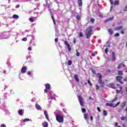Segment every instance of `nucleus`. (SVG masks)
<instances>
[{
	"label": "nucleus",
	"mask_w": 127,
	"mask_h": 127,
	"mask_svg": "<svg viewBox=\"0 0 127 127\" xmlns=\"http://www.w3.org/2000/svg\"><path fill=\"white\" fill-rule=\"evenodd\" d=\"M108 115V113L107 112V111L104 110L103 111V116H106Z\"/></svg>",
	"instance_id": "21"
},
{
	"label": "nucleus",
	"mask_w": 127,
	"mask_h": 127,
	"mask_svg": "<svg viewBox=\"0 0 127 127\" xmlns=\"http://www.w3.org/2000/svg\"><path fill=\"white\" fill-rule=\"evenodd\" d=\"M68 65H71L72 64V61H68Z\"/></svg>",
	"instance_id": "40"
},
{
	"label": "nucleus",
	"mask_w": 127,
	"mask_h": 127,
	"mask_svg": "<svg viewBox=\"0 0 127 127\" xmlns=\"http://www.w3.org/2000/svg\"><path fill=\"white\" fill-rule=\"evenodd\" d=\"M116 61V54H115V52H112V61Z\"/></svg>",
	"instance_id": "9"
},
{
	"label": "nucleus",
	"mask_w": 127,
	"mask_h": 127,
	"mask_svg": "<svg viewBox=\"0 0 127 127\" xmlns=\"http://www.w3.org/2000/svg\"><path fill=\"white\" fill-rule=\"evenodd\" d=\"M118 75H123V71H118Z\"/></svg>",
	"instance_id": "39"
},
{
	"label": "nucleus",
	"mask_w": 127,
	"mask_h": 127,
	"mask_svg": "<svg viewBox=\"0 0 127 127\" xmlns=\"http://www.w3.org/2000/svg\"><path fill=\"white\" fill-rule=\"evenodd\" d=\"M44 115H45V116H47V115H48V114H47V111H44Z\"/></svg>",
	"instance_id": "51"
},
{
	"label": "nucleus",
	"mask_w": 127,
	"mask_h": 127,
	"mask_svg": "<svg viewBox=\"0 0 127 127\" xmlns=\"http://www.w3.org/2000/svg\"><path fill=\"white\" fill-rule=\"evenodd\" d=\"M67 47L68 51H71V46H70V45H68V46H67Z\"/></svg>",
	"instance_id": "29"
},
{
	"label": "nucleus",
	"mask_w": 127,
	"mask_h": 127,
	"mask_svg": "<svg viewBox=\"0 0 127 127\" xmlns=\"http://www.w3.org/2000/svg\"><path fill=\"white\" fill-rule=\"evenodd\" d=\"M113 19H114V17L109 18V19L106 20L105 21H111V20H113Z\"/></svg>",
	"instance_id": "22"
},
{
	"label": "nucleus",
	"mask_w": 127,
	"mask_h": 127,
	"mask_svg": "<svg viewBox=\"0 0 127 127\" xmlns=\"http://www.w3.org/2000/svg\"><path fill=\"white\" fill-rule=\"evenodd\" d=\"M117 100H118V97H115V99H114L113 100H112V103H114V102H116V101H117Z\"/></svg>",
	"instance_id": "37"
},
{
	"label": "nucleus",
	"mask_w": 127,
	"mask_h": 127,
	"mask_svg": "<svg viewBox=\"0 0 127 127\" xmlns=\"http://www.w3.org/2000/svg\"><path fill=\"white\" fill-rule=\"evenodd\" d=\"M51 17L54 22V25H56V22H55V19L54 18V16L53 15H51Z\"/></svg>",
	"instance_id": "14"
},
{
	"label": "nucleus",
	"mask_w": 127,
	"mask_h": 127,
	"mask_svg": "<svg viewBox=\"0 0 127 127\" xmlns=\"http://www.w3.org/2000/svg\"><path fill=\"white\" fill-rule=\"evenodd\" d=\"M90 21H91V22H92V23L94 22H95V19H94V18H91V19H90Z\"/></svg>",
	"instance_id": "42"
},
{
	"label": "nucleus",
	"mask_w": 127,
	"mask_h": 127,
	"mask_svg": "<svg viewBox=\"0 0 127 127\" xmlns=\"http://www.w3.org/2000/svg\"><path fill=\"white\" fill-rule=\"evenodd\" d=\"M124 81H127V78H124Z\"/></svg>",
	"instance_id": "63"
},
{
	"label": "nucleus",
	"mask_w": 127,
	"mask_h": 127,
	"mask_svg": "<svg viewBox=\"0 0 127 127\" xmlns=\"http://www.w3.org/2000/svg\"><path fill=\"white\" fill-rule=\"evenodd\" d=\"M22 41H27V38H23L22 39Z\"/></svg>",
	"instance_id": "41"
},
{
	"label": "nucleus",
	"mask_w": 127,
	"mask_h": 127,
	"mask_svg": "<svg viewBox=\"0 0 127 127\" xmlns=\"http://www.w3.org/2000/svg\"><path fill=\"white\" fill-rule=\"evenodd\" d=\"M117 23L118 25H120V24H122V22H118Z\"/></svg>",
	"instance_id": "61"
},
{
	"label": "nucleus",
	"mask_w": 127,
	"mask_h": 127,
	"mask_svg": "<svg viewBox=\"0 0 127 127\" xmlns=\"http://www.w3.org/2000/svg\"><path fill=\"white\" fill-rule=\"evenodd\" d=\"M86 31V38L89 39V38L92 35V32H93V29L92 26L88 27Z\"/></svg>",
	"instance_id": "2"
},
{
	"label": "nucleus",
	"mask_w": 127,
	"mask_h": 127,
	"mask_svg": "<svg viewBox=\"0 0 127 127\" xmlns=\"http://www.w3.org/2000/svg\"><path fill=\"white\" fill-rule=\"evenodd\" d=\"M46 87V89H50V88L51 87V86L50 85V84L49 83H47L45 85Z\"/></svg>",
	"instance_id": "13"
},
{
	"label": "nucleus",
	"mask_w": 127,
	"mask_h": 127,
	"mask_svg": "<svg viewBox=\"0 0 127 127\" xmlns=\"http://www.w3.org/2000/svg\"><path fill=\"white\" fill-rule=\"evenodd\" d=\"M20 5H16L15 7L16 8H19V7H20Z\"/></svg>",
	"instance_id": "54"
},
{
	"label": "nucleus",
	"mask_w": 127,
	"mask_h": 127,
	"mask_svg": "<svg viewBox=\"0 0 127 127\" xmlns=\"http://www.w3.org/2000/svg\"><path fill=\"white\" fill-rule=\"evenodd\" d=\"M28 50H29L30 51H31V47H29L28 48Z\"/></svg>",
	"instance_id": "59"
},
{
	"label": "nucleus",
	"mask_w": 127,
	"mask_h": 127,
	"mask_svg": "<svg viewBox=\"0 0 127 127\" xmlns=\"http://www.w3.org/2000/svg\"><path fill=\"white\" fill-rule=\"evenodd\" d=\"M78 99H79V102L80 103V106L81 107H84V102H83V98H82V96H79Z\"/></svg>",
	"instance_id": "4"
},
{
	"label": "nucleus",
	"mask_w": 127,
	"mask_h": 127,
	"mask_svg": "<svg viewBox=\"0 0 127 127\" xmlns=\"http://www.w3.org/2000/svg\"><path fill=\"white\" fill-rule=\"evenodd\" d=\"M84 116V118L85 119V120H86V121H87V120H88V114H84L83 115Z\"/></svg>",
	"instance_id": "20"
},
{
	"label": "nucleus",
	"mask_w": 127,
	"mask_h": 127,
	"mask_svg": "<svg viewBox=\"0 0 127 127\" xmlns=\"http://www.w3.org/2000/svg\"><path fill=\"white\" fill-rule=\"evenodd\" d=\"M117 86L119 87V89H120V90H117L116 93L117 94H119V93H120V94H123V90H122L123 89V87H122V86H121L119 84H117Z\"/></svg>",
	"instance_id": "5"
},
{
	"label": "nucleus",
	"mask_w": 127,
	"mask_h": 127,
	"mask_svg": "<svg viewBox=\"0 0 127 127\" xmlns=\"http://www.w3.org/2000/svg\"><path fill=\"white\" fill-rule=\"evenodd\" d=\"M107 105L109 107H114V104H113V103H107Z\"/></svg>",
	"instance_id": "24"
},
{
	"label": "nucleus",
	"mask_w": 127,
	"mask_h": 127,
	"mask_svg": "<svg viewBox=\"0 0 127 127\" xmlns=\"http://www.w3.org/2000/svg\"><path fill=\"white\" fill-rule=\"evenodd\" d=\"M29 21H30L31 22H33V21H34V19L32 18H29Z\"/></svg>",
	"instance_id": "33"
},
{
	"label": "nucleus",
	"mask_w": 127,
	"mask_h": 127,
	"mask_svg": "<svg viewBox=\"0 0 127 127\" xmlns=\"http://www.w3.org/2000/svg\"><path fill=\"white\" fill-rule=\"evenodd\" d=\"M111 88H112V89H116V86H115V84H111Z\"/></svg>",
	"instance_id": "27"
},
{
	"label": "nucleus",
	"mask_w": 127,
	"mask_h": 127,
	"mask_svg": "<svg viewBox=\"0 0 127 127\" xmlns=\"http://www.w3.org/2000/svg\"><path fill=\"white\" fill-rule=\"evenodd\" d=\"M126 126H127V125H126V124H123V127H126Z\"/></svg>",
	"instance_id": "64"
},
{
	"label": "nucleus",
	"mask_w": 127,
	"mask_h": 127,
	"mask_svg": "<svg viewBox=\"0 0 127 127\" xmlns=\"http://www.w3.org/2000/svg\"><path fill=\"white\" fill-rule=\"evenodd\" d=\"M29 119H25L24 120H23V122H29Z\"/></svg>",
	"instance_id": "38"
},
{
	"label": "nucleus",
	"mask_w": 127,
	"mask_h": 127,
	"mask_svg": "<svg viewBox=\"0 0 127 127\" xmlns=\"http://www.w3.org/2000/svg\"><path fill=\"white\" fill-rule=\"evenodd\" d=\"M88 83L89 84V85H90V86H92V83H91V81H90V79H88L87 80Z\"/></svg>",
	"instance_id": "36"
},
{
	"label": "nucleus",
	"mask_w": 127,
	"mask_h": 127,
	"mask_svg": "<svg viewBox=\"0 0 127 127\" xmlns=\"http://www.w3.org/2000/svg\"><path fill=\"white\" fill-rule=\"evenodd\" d=\"M0 127H6V126L4 124L1 125Z\"/></svg>",
	"instance_id": "50"
},
{
	"label": "nucleus",
	"mask_w": 127,
	"mask_h": 127,
	"mask_svg": "<svg viewBox=\"0 0 127 127\" xmlns=\"http://www.w3.org/2000/svg\"><path fill=\"white\" fill-rule=\"evenodd\" d=\"M13 18H18V15H16V14H14L13 16Z\"/></svg>",
	"instance_id": "32"
},
{
	"label": "nucleus",
	"mask_w": 127,
	"mask_h": 127,
	"mask_svg": "<svg viewBox=\"0 0 127 127\" xmlns=\"http://www.w3.org/2000/svg\"><path fill=\"white\" fill-rule=\"evenodd\" d=\"M36 109L37 110H41V106H40V105H38V104H36L35 105Z\"/></svg>",
	"instance_id": "15"
},
{
	"label": "nucleus",
	"mask_w": 127,
	"mask_h": 127,
	"mask_svg": "<svg viewBox=\"0 0 127 127\" xmlns=\"http://www.w3.org/2000/svg\"><path fill=\"white\" fill-rule=\"evenodd\" d=\"M115 127H122L119 126V123L118 122H116V123H115Z\"/></svg>",
	"instance_id": "25"
},
{
	"label": "nucleus",
	"mask_w": 127,
	"mask_h": 127,
	"mask_svg": "<svg viewBox=\"0 0 127 127\" xmlns=\"http://www.w3.org/2000/svg\"><path fill=\"white\" fill-rule=\"evenodd\" d=\"M122 79H123V77L122 76H118L116 77V80L119 81L121 84H124V82L122 81Z\"/></svg>",
	"instance_id": "6"
},
{
	"label": "nucleus",
	"mask_w": 127,
	"mask_h": 127,
	"mask_svg": "<svg viewBox=\"0 0 127 127\" xmlns=\"http://www.w3.org/2000/svg\"><path fill=\"white\" fill-rule=\"evenodd\" d=\"M81 112L82 113H86V109L82 108Z\"/></svg>",
	"instance_id": "34"
},
{
	"label": "nucleus",
	"mask_w": 127,
	"mask_h": 127,
	"mask_svg": "<svg viewBox=\"0 0 127 127\" xmlns=\"http://www.w3.org/2000/svg\"><path fill=\"white\" fill-rule=\"evenodd\" d=\"M119 3H120V1H119V0H116L113 3V4H114V5H118V4H119Z\"/></svg>",
	"instance_id": "19"
},
{
	"label": "nucleus",
	"mask_w": 127,
	"mask_h": 127,
	"mask_svg": "<svg viewBox=\"0 0 127 127\" xmlns=\"http://www.w3.org/2000/svg\"><path fill=\"white\" fill-rule=\"evenodd\" d=\"M77 2L78 3L79 6L82 7L83 5V2H82V0H78Z\"/></svg>",
	"instance_id": "10"
},
{
	"label": "nucleus",
	"mask_w": 127,
	"mask_h": 127,
	"mask_svg": "<svg viewBox=\"0 0 127 127\" xmlns=\"http://www.w3.org/2000/svg\"><path fill=\"white\" fill-rule=\"evenodd\" d=\"M99 89H100V87H99V85H96V90H99Z\"/></svg>",
	"instance_id": "52"
},
{
	"label": "nucleus",
	"mask_w": 127,
	"mask_h": 127,
	"mask_svg": "<svg viewBox=\"0 0 127 127\" xmlns=\"http://www.w3.org/2000/svg\"><path fill=\"white\" fill-rule=\"evenodd\" d=\"M76 56H77V57H79L80 56V53L78 52V51L77 50H76Z\"/></svg>",
	"instance_id": "31"
},
{
	"label": "nucleus",
	"mask_w": 127,
	"mask_h": 127,
	"mask_svg": "<svg viewBox=\"0 0 127 127\" xmlns=\"http://www.w3.org/2000/svg\"><path fill=\"white\" fill-rule=\"evenodd\" d=\"M120 104H121V102H118V103H117V104H116V105H115L116 106V107H117V106H119V105H120Z\"/></svg>",
	"instance_id": "56"
},
{
	"label": "nucleus",
	"mask_w": 127,
	"mask_h": 127,
	"mask_svg": "<svg viewBox=\"0 0 127 127\" xmlns=\"http://www.w3.org/2000/svg\"><path fill=\"white\" fill-rule=\"evenodd\" d=\"M124 10V11H127V5L125 7Z\"/></svg>",
	"instance_id": "43"
},
{
	"label": "nucleus",
	"mask_w": 127,
	"mask_h": 127,
	"mask_svg": "<svg viewBox=\"0 0 127 127\" xmlns=\"http://www.w3.org/2000/svg\"><path fill=\"white\" fill-rule=\"evenodd\" d=\"M26 70H27V67L26 66H23L21 69V73L22 74H25L26 73Z\"/></svg>",
	"instance_id": "7"
},
{
	"label": "nucleus",
	"mask_w": 127,
	"mask_h": 127,
	"mask_svg": "<svg viewBox=\"0 0 127 127\" xmlns=\"http://www.w3.org/2000/svg\"><path fill=\"white\" fill-rule=\"evenodd\" d=\"M79 36L80 37H83V33L82 32L79 33Z\"/></svg>",
	"instance_id": "44"
},
{
	"label": "nucleus",
	"mask_w": 127,
	"mask_h": 127,
	"mask_svg": "<svg viewBox=\"0 0 127 127\" xmlns=\"http://www.w3.org/2000/svg\"><path fill=\"white\" fill-rule=\"evenodd\" d=\"M108 31L110 35H113V33H114V32L113 31V30H112V29H109Z\"/></svg>",
	"instance_id": "18"
},
{
	"label": "nucleus",
	"mask_w": 127,
	"mask_h": 127,
	"mask_svg": "<svg viewBox=\"0 0 127 127\" xmlns=\"http://www.w3.org/2000/svg\"><path fill=\"white\" fill-rule=\"evenodd\" d=\"M92 72H93L94 74H96V70H92Z\"/></svg>",
	"instance_id": "62"
},
{
	"label": "nucleus",
	"mask_w": 127,
	"mask_h": 127,
	"mask_svg": "<svg viewBox=\"0 0 127 127\" xmlns=\"http://www.w3.org/2000/svg\"><path fill=\"white\" fill-rule=\"evenodd\" d=\"M44 92L45 93H48V89H47V88L45 89Z\"/></svg>",
	"instance_id": "47"
},
{
	"label": "nucleus",
	"mask_w": 127,
	"mask_h": 127,
	"mask_svg": "<svg viewBox=\"0 0 127 127\" xmlns=\"http://www.w3.org/2000/svg\"><path fill=\"white\" fill-rule=\"evenodd\" d=\"M76 19H77V20H81V17L80 16V15H77L76 16Z\"/></svg>",
	"instance_id": "23"
},
{
	"label": "nucleus",
	"mask_w": 127,
	"mask_h": 127,
	"mask_svg": "<svg viewBox=\"0 0 127 127\" xmlns=\"http://www.w3.org/2000/svg\"><path fill=\"white\" fill-rule=\"evenodd\" d=\"M42 125L44 127H48V123L44 122L43 123Z\"/></svg>",
	"instance_id": "17"
},
{
	"label": "nucleus",
	"mask_w": 127,
	"mask_h": 127,
	"mask_svg": "<svg viewBox=\"0 0 127 127\" xmlns=\"http://www.w3.org/2000/svg\"><path fill=\"white\" fill-rule=\"evenodd\" d=\"M91 56H92L93 57H94L96 56V54H95V53H92V54H91Z\"/></svg>",
	"instance_id": "55"
},
{
	"label": "nucleus",
	"mask_w": 127,
	"mask_h": 127,
	"mask_svg": "<svg viewBox=\"0 0 127 127\" xmlns=\"http://www.w3.org/2000/svg\"><path fill=\"white\" fill-rule=\"evenodd\" d=\"M111 4H114V0H110Z\"/></svg>",
	"instance_id": "48"
},
{
	"label": "nucleus",
	"mask_w": 127,
	"mask_h": 127,
	"mask_svg": "<svg viewBox=\"0 0 127 127\" xmlns=\"http://www.w3.org/2000/svg\"><path fill=\"white\" fill-rule=\"evenodd\" d=\"M56 118L58 123H63L64 122V117L59 114H57Z\"/></svg>",
	"instance_id": "3"
},
{
	"label": "nucleus",
	"mask_w": 127,
	"mask_h": 127,
	"mask_svg": "<svg viewBox=\"0 0 127 127\" xmlns=\"http://www.w3.org/2000/svg\"><path fill=\"white\" fill-rule=\"evenodd\" d=\"M97 110L98 111V112H101V109H100V107L97 108Z\"/></svg>",
	"instance_id": "57"
},
{
	"label": "nucleus",
	"mask_w": 127,
	"mask_h": 127,
	"mask_svg": "<svg viewBox=\"0 0 127 127\" xmlns=\"http://www.w3.org/2000/svg\"><path fill=\"white\" fill-rule=\"evenodd\" d=\"M27 75H28L29 76H30V75H31V72L30 71H28L27 73Z\"/></svg>",
	"instance_id": "49"
},
{
	"label": "nucleus",
	"mask_w": 127,
	"mask_h": 127,
	"mask_svg": "<svg viewBox=\"0 0 127 127\" xmlns=\"http://www.w3.org/2000/svg\"><path fill=\"white\" fill-rule=\"evenodd\" d=\"M55 42H56L57 43H58V38H56L55 40Z\"/></svg>",
	"instance_id": "53"
},
{
	"label": "nucleus",
	"mask_w": 127,
	"mask_h": 127,
	"mask_svg": "<svg viewBox=\"0 0 127 127\" xmlns=\"http://www.w3.org/2000/svg\"><path fill=\"white\" fill-rule=\"evenodd\" d=\"M96 77L98 78H99L98 83L101 85V87H102V88H104V87H105V82L103 81V80L102 79L103 78V76L102 75V74L100 73H97L96 75Z\"/></svg>",
	"instance_id": "1"
},
{
	"label": "nucleus",
	"mask_w": 127,
	"mask_h": 127,
	"mask_svg": "<svg viewBox=\"0 0 127 127\" xmlns=\"http://www.w3.org/2000/svg\"><path fill=\"white\" fill-rule=\"evenodd\" d=\"M121 120L122 121H126V120H127V118L123 116L122 117H121Z\"/></svg>",
	"instance_id": "26"
},
{
	"label": "nucleus",
	"mask_w": 127,
	"mask_h": 127,
	"mask_svg": "<svg viewBox=\"0 0 127 127\" xmlns=\"http://www.w3.org/2000/svg\"><path fill=\"white\" fill-rule=\"evenodd\" d=\"M126 105V102H124L122 103V108H124V107H125Z\"/></svg>",
	"instance_id": "28"
},
{
	"label": "nucleus",
	"mask_w": 127,
	"mask_h": 127,
	"mask_svg": "<svg viewBox=\"0 0 127 127\" xmlns=\"http://www.w3.org/2000/svg\"><path fill=\"white\" fill-rule=\"evenodd\" d=\"M124 67V63H121L119 64L118 66V69H121V68H123Z\"/></svg>",
	"instance_id": "11"
},
{
	"label": "nucleus",
	"mask_w": 127,
	"mask_h": 127,
	"mask_svg": "<svg viewBox=\"0 0 127 127\" xmlns=\"http://www.w3.org/2000/svg\"><path fill=\"white\" fill-rule=\"evenodd\" d=\"M121 33L122 34H125V30H121Z\"/></svg>",
	"instance_id": "45"
},
{
	"label": "nucleus",
	"mask_w": 127,
	"mask_h": 127,
	"mask_svg": "<svg viewBox=\"0 0 127 127\" xmlns=\"http://www.w3.org/2000/svg\"><path fill=\"white\" fill-rule=\"evenodd\" d=\"M45 117L47 120H48V121H49V117H48V114L47 115H45Z\"/></svg>",
	"instance_id": "46"
},
{
	"label": "nucleus",
	"mask_w": 127,
	"mask_h": 127,
	"mask_svg": "<svg viewBox=\"0 0 127 127\" xmlns=\"http://www.w3.org/2000/svg\"><path fill=\"white\" fill-rule=\"evenodd\" d=\"M115 37H119L120 36V34L119 33H116L115 35Z\"/></svg>",
	"instance_id": "35"
},
{
	"label": "nucleus",
	"mask_w": 127,
	"mask_h": 127,
	"mask_svg": "<svg viewBox=\"0 0 127 127\" xmlns=\"http://www.w3.org/2000/svg\"><path fill=\"white\" fill-rule=\"evenodd\" d=\"M108 49H105V53H106V54L108 53Z\"/></svg>",
	"instance_id": "60"
},
{
	"label": "nucleus",
	"mask_w": 127,
	"mask_h": 127,
	"mask_svg": "<svg viewBox=\"0 0 127 127\" xmlns=\"http://www.w3.org/2000/svg\"><path fill=\"white\" fill-rule=\"evenodd\" d=\"M74 77V79H75V81L76 82H79V78L78 77V75L77 74H75Z\"/></svg>",
	"instance_id": "12"
},
{
	"label": "nucleus",
	"mask_w": 127,
	"mask_h": 127,
	"mask_svg": "<svg viewBox=\"0 0 127 127\" xmlns=\"http://www.w3.org/2000/svg\"><path fill=\"white\" fill-rule=\"evenodd\" d=\"M18 113L19 115H20V116H22V115H23V112L22 111V110L21 109H20L18 111Z\"/></svg>",
	"instance_id": "16"
},
{
	"label": "nucleus",
	"mask_w": 127,
	"mask_h": 127,
	"mask_svg": "<svg viewBox=\"0 0 127 127\" xmlns=\"http://www.w3.org/2000/svg\"><path fill=\"white\" fill-rule=\"evenodd\" d=\"M64 44H65V45H66V46H68V45H70V44H69V43H68V42L66 41H64Z\"/></svg>",
	"instance_id": "30"
},
{
	"label": "nucleus",
	"mask_w": 127,
	"mask_h": 127,
	"mask_svg": "<svg viewBox=\"0 0 127 127\" xmlns=\"http://www.w3.org/2000/svg\"><path fill=\"white\" fill-rule=\"evenodd\" d=\"M90 120L91 122H93V116H90Z\"/></svg>",
	"instance_id": "58"
},
{
	"label": "nucleus",
	"mask_w": 127,
	"mask_h": 127,
	"mask_svg": "<svg viewBox=\"0 0 127 127\" xmlns=\"http://www.w3.org/2000/svg\"><path fill=\"white\" fill-rule=\"evenodd\" d=\"M123 28H124V26H119L115 27L114 28V30H115L116 31H119V30H123Z\"/></svg>",
	"instance_id": "8"
}]
</instances>
